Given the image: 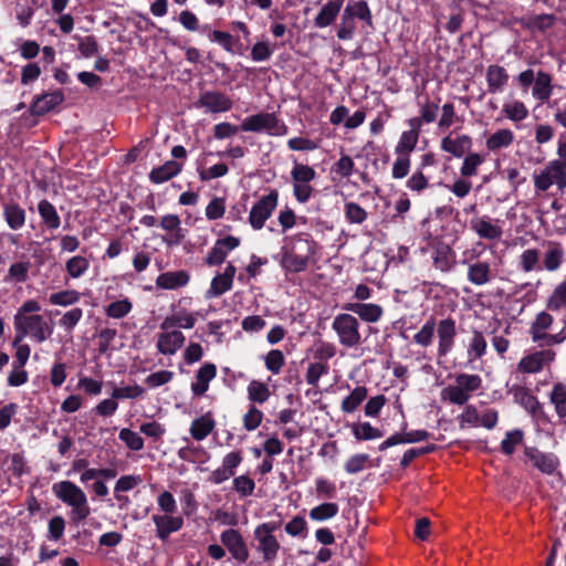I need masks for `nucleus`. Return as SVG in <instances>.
I'll use <instances>...</instances> for the list:
<instances>
[{
	"label": "nucleus",
	"mask_w": 566,
	"mask_h": 566,
	"mask_svg": "<svg viewBox=\"0 0 566 566\" xmlns=\"http://www.w3.org/2000/svg\"><path fill=\"white\" fill-rule=\"evenodd\" d=\"M81 300V293L76 290H63L52 293L49 302L54 306L67 307L76 304Z\"/></svg>",
	"instance_id": "nucleus-47"
},
{
	"label": "nucleus",
	"mask_w": 566,
	"mask_h": 566,
	"mask_svg": "<svg viewBox=\"0 0 566 566\" xmlns=\"http://www.w3.org/2000/svg\"><path fill=\"white\" fill-rule=\"evenodd\" d=\"M564 261V249L560 243L549 241L546 244V251L544 254V269L554 272L557 271Z\"/></svg>",
	"instance_id": "nucleus-36"
},
{
	"label": "nucleus",
	"mask_w": 566,
	"mask_h": 566,
	"mask_svg": "<svg viewBox=\"0 0 566 566\" xmlns=\"http://www.w3.org/2000/svg\"><path fill=\"white\" fill-rule=\"evenodd\" d=\"M181 171V165L175 160H168L164 165L154 168L149 174V179L154 184H163Z\"/></svg>",
	"instance_id": "nucleus-40"
},
{
	"label": "nucleus",
	"mask_w": 566,
	"mask_h": 566,
	"mask_svg": "<svg viewBox=\"0 0 566 566\" xmlns=\"http://www.w3.org/2000/svg\"><path fill=\"white\" fill-rule=\"evenodd\" d=\"M264 364L272 374H280L285 364L283 353L279 349H271L264 357Z\"/></svg>",
	"instance_id": "nucleus-62"
},
{
	"label": "nucleus",
	"mask_w": 566,
	"mask_h": 566,
	"mask_svg": "<svg viewBox=\"0 0 566 566\" xmlns=\"http://www.w3.org/2000/svg\"><path fill=\"white\" fill-rule=\"evenodd\" d=\"M190 275L187 271H169L159 274L156 285L164 290H176L188 284Z\"/></svg>",
	"instance_id": "nucleus-33"
},
{
	"label": "nucleus",
	"mask_w": 566,
	"mask_h": 566,
	"mask_svg": "<svg viewBox=\"0 0 566 566\" xmlns=\"http://www.w3.org/2000/svg\"><path fill=\"white\" fill-rule=\"evenodd\" d=\"M32 269V262L25 255L17 262H13L3 279L6 283L17 284L24 283L29 279V273Z\"/></svg>",
	"instance_id": "nucleus-32"
},
{
	"label": "nucleus",
	"mask_w": 566,
	"mask_h": 566,
	"mask_svg": "<svg viewBox=\"0 0 566 566\" xmlns=\"http://www.w3.org/2000/svg\"><path fill=\"white\" fill-rule=\"evenodd\" d=\"M222 545L239 563H245L249 558V548L242 534L235 528H228L220 535Z\"/></svg>",
	"instance_id": "nucleus-13"
},
{
	"label": "nucleus",
	"mask_w": 566,
	"mask_h": 566,
	"mask_svg": "<svg viewBox=\"0 0 566 566\" xmlns=\"http://www.w3.org/2000/svg\"><path fill=\"white\" fill-rule=\"evenodd\" d=\"M437 322L433 317H430L421 326V328L413 335V342L421 347H429L433 343L436 333Z\"/></svg>",
	"instance_id": "nucleus-45"
},
{
	"label": "nucleus",
	"mask_w": 566,
	"mask_h": 566,
	"mask_svg": "<svg viewBox=\"0 0 566 566\" xmlns=\"http://www.w3.org/2000/svg\"><path fill=\"white\" fill-rule=\"evenodd\" d=\"M532 340L538 343L541 346H551L562 344L566 340V318L564 319V327L557 334H547L546 331L530 329Z\"/></svg>",
	"instance_id": "nucleus-42"
},
{
	"label": "nucleus",
	"mask_w": 566,
	"mask_h": 566,
	"mask_svg": "<svg viewBox=\"0 0 566 566\" xmlns=\"http://www.w3.org/2000/svg\"><path fill=\"white\" fill-rule=\"evenodd\" d=\"M195 106L197 108H203L206 113H226L232 108V101L224 93L206 91L200 93Z\"/></svg>",
	"instance_id": "nucleus-12"
},
{
	"label": "nucleus",
	"mask_w": 566,
	"mask_h": 566,
	"mask_svg": "<svg viewBox=\"0 0 566 566\" xmlns=\"http://www.w3.org/2000/svg\"><path fill=\"white\" fill-rule=\"evenodd\" d=\"M198 313H187L179 312L171 316L166 317L161 324L160 329H174L175 327H180L185 329H190L195 326L197 322Z\"/></svg>",
	"instance_id": "nucleus-38"
},
{
	"label": "nucleus",
	"mask_w": 566,
	"mask_h": 566,
	"mask_svg": "<svg viewBox=\"0 0 566 566\" xmlns=\"http://www.w3.org/2000/svg\"><path fill=\"white\" fill-rule=\"evenodd\" d=\"M159 227L167 232L163 241L168 247L179 245L185 239V230L181 228V220L177 214L161 217Z\"/></svg>",
	"instance_id": "nucleus-20"
},
{
	"label": "nucleus",
	"mask_w": 566,
	"mask_h": 566,
	"mask_svg": "<svg viewBox=\"0 0 566 566\" xmlns=\"http://www.w3.org/2000/svg\"><path fill=\"white\" fill-rule=\"evenodd\" d=\"M214 427L213 416L208 411L191 422L189 431L196 441H202L213 431Z\"/></svg>",
	"instance_id": "nucleus-34"
},
{
	"label": "nucleus",
	"mask_w": 566,
	"mask_h": 566,
	"mask_svg": "<svg viewBox=\"0 0 566 566\" xmlns=\"http://www.w3.org/2000/svg\"><path fill=\"white\" fill-rule=\"evenodd\" d=\"M357 20L368 27H373L371 10L365 0L349 1L345 6L339 22L336 25L337 39L340 41L353 40L357 30Z\"/></svg>",
	"instance_id": "nucleus-2"
},
{
	"label": "nucleus",
	"mask_w": 566,
	"mask_h": 566,
	"mask_svg": "<svg viewBox=\"0 0 566 566\" xmlns=\"http://www.w3.org/2000/svg\"><path fill=\"white\" fill-rule=\"evenodd\" d=\"M419 136L413 132H402L397 145L395 146L396 155L409 156L416 148Z\"/></svg>",
	"instance_id": "nucleus-51"
},
{
	"label": "nucleus",
	"mask_w": 566,
	"mask_h": 566,
	"mask_svg": "<svg viewBox=\"0 0 566 566\" xmlns=\"http://www.w3.org/2000/svg\"><path fill=\"white\" fill-rule=\"evenodd\" d=\"M524 432L521 429H514L505 433L501 442V450L505 454H512L515 448L523 442Z\"/></svg>",
	"instance_id": "nucleus-59"
},
{
	"label": "nucleus",
	"mask_w": 566,
	"mask_h": 566,
	"mask_svg": "<svg viewBox=\"0 0 566 566\" xmlns=\"http://www.w3.org/2000/svg\"><path fill=\"white\" fill-rule=\"evenodd\" d=\"M316 177V171L313 167L294 163L293 168L291 170V179L292 181H302L306 184H311Z\"/></svg>",
	"instance_id": "nucleus-60"
},
{
	"label": "nucleus",
	"mask_w": 566,
	"mask_h": 566,
	"mask_svg": "<svg viewBox=\"0 0 566 566\" xmlns=\"http://www.w3.org/2000/svg\"><path fill=\"white\" fill-rule=\"evenodd\" d=\"M353 434L356 440H374L384 436L379 429L373 427L369 422L353 424Z\"/></svg>",
	"instance_id": "nucleus-57"
},
{
	"label": "nucleus",
	"mask_w": 566,
	"mask_h": 566,
	"mask_svg": "<svg viewBox=\"0 0 566 566\" xmlns=\"http://www.w3.org/2000/svg\"><path fill=\"white\" fill-rule=\"evenodd\" d=\"M546 308L552 312L566 310V280L554 287L547 298Z\"/></svg>",
	"instance_id": "nucleus-44"
},
{
	"label": "nucleus",
	"mask_w": 566,
	"mask_h": 566,
	"mask_svg": "<svg viewBox=\"0 0 566 566\" xmlns=\"http://www.w3.org/2000/svg\"><path fill=\"white\" fill-rule=\"evenodd\" d=\"M90 268V261L82 255H74L65 262V271L72 279L83 276Z\"/></svg>",
	"instance_id": "nucleus-50"
},
{
	"label": "nucleus",
	"mask_w": 566,
	"mask_h": 566,
	"mask_svg": "<svg viewBox=\"0 0 566 566\" xmlns=\"http://www.w3.org/2000/svg\"><path fill=\"white\" fill-rule=\"evenodd\" d=\"M240 245V239L233 235H228L223 239L216 241L208 255L206 256V263L208 265L221 264L229 252L237 249Z\"/></svg>",
	"instance_id": "nucleus-19"
},
{
	"label": "nucleus",
	"mask_w": 566,
	"mask_h": 566,
	"mask_svg": "<svg viewBox=\"0 0 566 566\" xmlns=\"http://www.w3.org/2000/svg\"><path fill=\"white\" fill-rule=\"evenodd\" d=\"M554 86L552 75L544 71H538L532 86V96L539 104H544L551 98Z\"/></svg>",
	"instance_id": "nucleus-28"
},
{
	"label": "nucleus",
	"mask_w": 566,
	"mask_h": 566,
	"mask_svg": "<svg viewBox=\"0 0 566 566\" xmlns=\"http://www.w3.org/2000/svg\"><path fill=\"white\" fill-rule=\"evenodd\" d=\"M343 308L356 314L367 323H377L384 314L382 307L374 303H346Z\"/></svg>",
	"instance_id": "nucleus-25"
},
{
	"label": "nucleus",
	"mask_w": 566,
	"mask_h": 566,
	"mask_svg": "<svg viewBox=\"0 0 566 566\" xmlns=\"http://www.w3.org/2000/svg\"><path fill=\"white\" fill-rule=\"evenodd\" d=\"M367 398V389L363 386L356 387L353 391L342 401V411L345 413H353L359 405Z\"/></svg>",
	"instance_id": "nucleus-48"
},
{
	"label": "nucleus",
	"mask_w": 566,
	"mask_h": 566,
	"mask_svg": "<svg viewBox=\"0 0 566 566\" xmlns=\"http://www.w3.org/2000/svg\"><path fill=\"white\" fill-rule=\"evenodd\" d=\"M525 455L531 463L544 474H553L559 467V460L554 453L542 452L536 448H525Z\"/></svg>",
	"instance_id": "nucleus-18"
},
{
	"label": "nucleus",
	"mask_w": 566,
	"mask_h": 566,
	"mask_svg": "<svg viewBox=\"0 0 566 566\" xmlns=\"http://www.w3.org/2000/svg\"><path fill=\"white\" fill-rule=\"evenodd\" d=\"M156 536L165 542L172 533L179 532L184 526V518L175 514H153Z\"/></svg>",
	"instance_id": "nucleus-17"
},
{
	"label": "nucleus",
	"mask_w": 566,
	"mask_h": 566,
	"mask_svg": "<svg viewBox=\"0 0 566 566\" xmlns=\"http://www.w3.org/2000/svg\"><path fill=\"white\" fill-rule=\"evenodd\" d=\"M39 214L43 223L51 230H56L61 224L60 216L55 207L48 200L43 199L38 205Z\"/></svg>",
	"instance_id": "nucleus-43"
},
{
	"label": "nucleus",
	"mask_w": 566,
	"mask_h": 566,
	"mask_svg": "<svg viewBox=\"0 0 566 566\" xmlns=\"http://www.w3.org/2000/svg\"><path fill=\"white\" fill-rule=\"evenodd\" d=\"M507 391L512 395L514 402L523 407L527 412L535 415L539 410L541 403L538 399L527 387L513 385Z\"/></svg>",
	"instance_id": "nucleus-26"
},
{
	"label": "nucleus",
	"mask_w": 566,
	"mask_h": 566,
	"mask_svg": "<svg viewBox=\"0 0 566 566\" xmlns=\"http://www.w3.org/2000/svg\"><path fill=\"white\" fill-rule=\"evenodd\" d=\"M329 373V366L324 361H312L308 364L305 380L308 385L313 387H317L318 380L322 376L327 375Z\"/></svg>",
	"instance_id": "nucleus-54"
},
{
	"label": "nucleus",
	"mask_w": 566,
	"mask_h": 566,
	"mask_svg": "<svg viewBox=\"0 0 566 566\" xmlns=\"http://www.w3.org/2000/svg\"><path fill=\"white\" fill-rule=\"evenodd\" d=\"M243 132L265 133L270 136H284L287 134V126L274 113H259L243 119L241 124Z\"/></svg>",
	"instance_id": "nucleus-9"
},
{
	"label": "nucleus",
	"mask_w": 566,
	"mask_h": 566,
	"mask_svg": "<svg viewBox=\"0 0 566 566\" xmlns=\"http://www.w3.org/2000/svg\"><path fill=\"white\" fill-rule=\"evenodd\" d=\"M185 336L178 329H161L157 338V349L163 355H174L184 345Z\"/></svg>",
	"instance_id": "nucleus-21"
},
{
	"label": "nucleus",
	"mask_w": 566,
	"mask_h": 566,
	"mask_svg": "<svg viewBox=\"0 0 566 566\" xmlns=\"http://www.w3.org/2000/svg\"><path fill=\"white\" fill-rule=\"evenodd\" d=\"M237 269L233 264L229 263L223 273L214 276L211 281L210 287L208 289L206 296L207 298L218 297L226 292L230 291L233 283Z\"/></svg>",
	"instance_id": "nucleus-23"
},
{
	"label": "nucleus",
	"mask_w": 566,
	"mask_h": 566,
	"mask_svg": "<svg viewBox=\"0 0 566 566\" xmlns=\"http://www.w3.org/2000/svg\"><path fill=\"white\" fill-rule=\"evenodd\" d=\"M279 526L277 522H264L253 531V537L256 541L255 548L264 562H273L277 557L281 545L273 533Z\"/></svg>",
	"instance_id": "nucleus-8"
},
{
	"label": "nucleus",
	"mask_w": 566,
	"mask_h": 566,
	"mask_svg": "<svg viewBox=\"0 0 566 566\" xmlns=\"http://www.w3.org/2000/svg\"><path fill=\"white\" fill-rule=\"evenodd\" d=\"M318 244L308 233L285 237L281 248V265L292 273H300L316 262Z\"/></svg>",
	"instance_id": "nucleus-1"
},
{
	"label": "nucleus",
	"mask_w": 566,
	"mask_h": 566,
	"mask_svg": "<svg viewBox=\"0 0 566 566\" xmlns=\"http://www.w3.org/2000/svg\"><path fill=\"white\" fill-rule=\"evenodd\" d=\"M83 317V310L80 307L71 308L65 312L59 321L62 328L72 332Z\"/></svg>",
	"instance_id": "nucleus-64"
},
{
	"label": "nucleus",
	"mask_w": 566,
	"mask_h": 566,
	"mask_svg": "<svg viewBox=\"0 0 566 566\" xmlns=\"http://www.w3.org/2000/svg\"><path fill=\"white\" fill-rule=\"evenodd\" d=\"M472 139L468 135H459L457 137L446 136L441 139L440 147L443 151L451 154L453 157L461 158L470 150Z\"/></svg>",
	"instance_id": "nucleus-29"
},
{
	"label": "nucleus",
	"mask_w": 566,
	"mask_h": 566,
	"mask_svg": "<svg viewBox=\"0 0 566 566\" xmlns=\"http://www.w3.org/2000/svg\"><path fill=\"white\" fill-rule=\"evenodd\" d=\"M555 17L552 14H537L527 19L525 28L532 32H545L554 25Z\"/></svg>",
	"instance_id": "nucleus-53"
},
{
	"label": "nucleus",
	"mask_w": 566,
	"mask_h": 566,
	"mask_svg": "<svg viewBox=\"0 0 566 566\" xmlns=\"http://www.w3.org/2000/svg\"><path fill=\"white\" fill-rule=\"evenodd\" d=\"M117 336L115 328H103L97 333L98 339V353L102 355L107 354L111 349H114L112 344Z\"/></svg>",
	"instance_id": "nucleus-63"
},
{
	"label": "nucleus",
	"mask_w": 566,
	"mask_h": 566,
	"mask_svg": "<svg viewBox=\"0 0 566 566\" xmlns=\"http://www.w3.org/2000/svg\"><path fill=\"white\" fill-rule=\"evenodd\" d=\"M345 0H327L313 19L314 27L325 29L335 23Z\"/></svg>",
	"instance_id": "nucleus-22"
},
{
	"label": "nucleus",
	"mask_w": 566,
	"mask_h": 566,
	"mask_svg": "<svg viewBox=\"0 0 566 566\" xmlns=\"http://www.w3.org/2000/svg\"><path fill=\"white\" fill-rule=\"evenodd\" d=\"M339 507L336 503L324 502L311 509L308 515L312 521L324 522L335 517L338 514Z\"/></svg>",
	"instance_id": "nucleus-46"
},
{
	"label": "nucleus",
	"mask_w": 566,
	"mask_h": 566,
	"mask_svg": "<svg viewBox=\"0 0 566 566\" xmlns=\"http://www.w3.org/2000/svg\"><path fill=\"white\" fill-rule=\"evenodd\" d=\"M436 332L438 335L437 355L438 357H444L454 346L457 336L455 321L451 317L441 319L437 323Z\"/></svg>",
	"instance_id": "nucleus-15"
},
{
	"label": "nucleus",
	"mask_w": 566,
	"mask_h": 566,
	"mask_svg": "<svg viewBox=\"0 0 566 566\" xmlns=\"http://www.w3.org/2000/svg\"><path fill=\"white\" fill-rule=\"evenodd\" d=\"M470 227L479 238L489 241H499L503 235L501 221L489 216L473 218L470 221Z\"/></svg>",
	"instance_id": "nucleus-16"
},
{
	"label": "nucleus",
	"mask_w": 566,
	"mask_h": 566,
	"mask_svg": "<svg viewBox=\"0 0 566 566\" xmlns=\"http://www.w3.org/2000/svg\"><path fill=\"white\" fill-rule=\"evenodd\" d=\"M248 397L256 403H264L270 397V389L264 382L252 380L248 386Z\"/></svg>",
	"instance_id": "nucleus-58"
},
{
	"label": "nucleus",
	"mask_w": 566,
	"mask_h": 566,
	"mask_svg": "<svg viewBox=\"0 0 566 566\" xmlns=\"http://www.w3.org/2000/svg\"><path fill=\"white\" fill-rule=\"evenodd\" d=\"M521 270L523 272H532L535 270H541L539 266V251L536 249H526L520 255Z\"/></svg>",
	"instance_id": "nucleus-55"
},
{
	"label": "nucleus",
	"mask_w": 566,
	"mask_h": 566,
	"mask_svg": "<svg viewBox=\"0 0 566 566\" xmlns=\"http://www.w3.org/2000/svg\"><path fill=\"white\" fill-rule=\"evenodd\" d=\"M118 438L132 451H140L144 449L145 442L139 432L123 428L118 433Z\"/></svg>",
	"instance_id": "nucleus-56"
},
{
	"label": "nucleus",
	"mask_w": 566,
	"mask_h": 566,
	"mask_svg": "<svg viewBox=\"0 0 566 566\" xmlns=\"http://www.w3.org/2000/svg\"><path fill=\"white\" fill-rule=\"evenodd\" d=\"M14 328L13 346H17L27 336L36 343H43L53 333V326L40 314H32L30 316L14 315Z\"/></svg>",
	"instance_id": "nucleus-4"
},
{
	"label": "nucleus",
	"mask_w": 566,
	"mask_h": 566,
	"mask_svg": "<svg viewBox=\"0 0 566 566\" xmlns=\"http://www.w3.org/2000/svg\"><path fill=\"white\" fill-rule=\"evenodd\" d=\"M488 343L482 332L474 329L469 340L467 355L469 361L482 358L486 354Z\"/></svg>",
	"instance_id": "nucleus-41"
},
{
	"label": "nucleus",
	"mask_w": 566,
	"mask_h": 566,
	"mask_svg": "<svg viewBox=\"0 0 566 566\" xmlns=\"http://www.w3.org/2000/svg\"><path fill=\"white\" fill-rule=\"evenodd\" d=\"M279 201V193L276 190H271L270 193L262 196L251 208L249 213V223L254 230H261L266 220L272 216Z\"/></svg>",
	"instance_id": "nucleus-11"
},
{
	"label": "nucleus",
	"mask_w": 566,
	"mask_h": 566,
	"mask_svg": "<svg viewBox=\"0 0 566 566\" xmlns=\"http://www.w3.org/2000/svg\"><path fill=\"white\" fill-rule=\"evenodd\" d=\"M514 133L509 128H500L492 133L485 140V147L491 153L509 148L514 143Z\"/></svg>",
	"instance_id": "nucleus-35"
},
{
	"label": "nucleus",
	"mask_w": 566,
	"mask_h": 566,
	"mask_svg": "<svg viewBox=\"0 0 566 566\" xmlns=\"http://www.w3.org/2000/svg\"><path fill=\"white\" fill-rule=\"evenodd\" d=\"M549 401L554 406L559 422L566 424V385L555 384L549 394Z\"/></svg>",
	"instance_id": "nucleus-37"
},
{
	"label": "nucleus",
	"mask_w": 566,
	"mask_h": 566,
	"mask_svg": "<svg viewBox=\"0 0 566 566\" xmlns=\"http://www.w3.org/2000/svg\"><path fill=\"white\" fill-rule=\"evenodd\" d=\"M502 111L506 118L512 122H522L528 116V109L521 101H513L503 104Z\"/></svg>",
	"instance_id": "nucleus-52"
},
{
	"label": "nucleus",
	"mask_w": 566,
	"mask_h": 566,
	"mask_svg": "<svg viewBox=\"0 0 566 566\" xmlns=\"http://www.w3.org/2000/svg\"><path fill=\"white\" fill-rule=\"evenodd\" d=\"M482 387V378L476 374L462 373L455 376L454 385H449L441 391L442 400L454 405H465L472 394Z\"/></svg>",
	"instance_id": "nucleus-6"
},
{
	"label": "nucleus",
	"mask_w": 566,
	"mask_h": 566,
	"mask_svg": "<svg viewBox=\"0 0 566 566\" xmlns=\"http://www.w3.org/2000/svg\"><path fill=\"white\" fill-rule=\"evenodd\" d=\"M217 376L214 364L206 363L196 373V380L191 384V391L195 396H202L209 389L210 381Z\"/></svg>",
	"instance_id": "nucleus-30"
},
{
	"label": "nucleus",
	"mask_w": 566,
	"mask_h": 566,
	"mask_svg": "<svg viewBox=\"0 0 566 566\" xmlns=\"http://www.w3.org/2000/svg\"><path fill=\"white\" fill-rule=\"evenodd\" d=\"M431 259L433 266L444 273L451 271L454 264L453 251L443 242L434 244Z\"/></svg>",
	"instance_id": "nucleus-31"
},
{
	"label": "nucleus",
	"mask_w": 566,
	"mask_h": 566,
	"mask_svg": "<svg viewBox=\"0 0 566 566\" xmlns=\"http://www.w3.org/2000/svg\"><path fill=\"white\" fill-rule=\"evenodd\" d=\"M480 255L481 252L473 248L464 251L461 260V264L468 265V281L476 286L490 283L494 276L491 264L486 261H479Z\"/></svg>",
	"instance_id": "nucleus-10"
},
{
	"label": "nucleus",
	"mask_w": 566,
	"mask_h": 566,
	"mask_svg": "<svg viewBox=\"0 0 566 566\" xmlns=\"http://www.w3.org/2000/svg\"><path fill=\"white\" fill-rule=\"evenodd\" d=\"M63 101L64 94L60 90L45 93L33 101L31 104V113L36 116L44 115L62 104Z\"/></svg>",
	"instance_id": "nucleus-27"
},
{
	"label": "nucleus",
	"mask_w": 566,
	"mask_h": 566,
	"mask_svg": "<svg viewBox=\"0 0 566 566\" xmlns=\"http://www.w3.org/2000/svg\"><path fill=\"white\" fill-rule=\"evenodd\" d=\"M556 353L552 349H542L525 355L517 364V370L524 374L539 373L545 366L555 360Z\"/></svg>",
	"instance_id": "nucleus-14"
},
{
	"label": "nucleus",
	"mask_w": 566,
	"mask_h": 566,
	"mask_svg": "<svg viewBox=\"0 0 566 566\" xmlns=\"http://www.w3.org/2000/svg\"><path fill=\"white\" fill-rule=\"evenodd\" d=\"M485 161V157L479 153L468 154L460 167L461 177L470 178L478 174V168Z\"/></svg>",
	"instance_id": "nucleus-49"
},
{
	"label": "nucleus",
	"mask_w": 566,
	"mask_h": 566,
	"mask_svg": "<svg viewBox=\"0 0 566 566\" xmlns=\"http://www.w3.org/2000/svg\"><path fill=\"white\" fill-rule=\"evenodd\" d=\"M534 190L536 193L548 191L556 187L564 193L566 190V160H549L542 169L533 174Z\"/></svg>",
	"instance_id": "nucleus-5"
},
{
	"label": "nucleus",
	"mask_w": 566,
	"mask_h": 566,
	"mask_svg": "<svg viewBox=\"0 0 566 566\" xmlns=\"http://www.w3.org/2000/svg\"><path fill=\"white\" fill-rule=\"evenodd\" d=\"M507 71L497 64H492L486 67L485 80L488 85V92L491 94L503 93L509 84Z\"/></svg>",
	"instance_id": "nucleus-24"
},
{
	"label": "nucleus",
	"mask_w": 566,
	"mask_h": 566,
	"mask_svg": "<svg viewBox=\"0 0 566 566\" xmlns=\"http://www.w3.org/2000/svg\"><path fill=\"white\" fill-rule=\"evenodd\" d=\"M3 218L11 230H19L25 223V211L15 202H9L3 207Z\"/></svg>",
	"instance_id": "nucleus-39"
},
{
	"label": "nucleus",
	"mask_w": 566,
	"mask_h": 566,
	"mask_svg": "<svg viewBox=\"0 0 566 566\" xmlns=\"http://www.w3.org/2000/svg\"><path fill=\"white\" fill-rule=\"evenodd\" d=\"M132 302L127 298L112 302L105 308V313L112 318H123L132 311Z\"/></svg>",
	"instance_id": "nucleus-61"
},
{
	"label": "nucleus",
	"mask_w": 566,
	"mask_h": 566,
	"mask_svg": "<svg viewBox=\"0 0 566 566\" xmlns=\"http://www.w3.org/2000/svg\"><path fill=\"white\" fill-rule=\"evenodd\" d=\"M53 494L71 507V520L81 522L91 514L85 492L71 481H60L52 486Z\"/></svg>",
	"instance_id": "nucleus-3"
},
{
	"label": "nucleus",
	"mask_w": 566,
	"mask_h": 566,
	"mask_svg": "<svg viewBox=\"0 0 566 566\" xmlns=\"http://www.w3.org/2000/svg\"><path fill=\"white\" fill-rule=\"evenodd\" d=\"M358 318L348 313L337 314L332 323V329L337 335L338 343L346 348L358 347L363 343Z\"/></svg>",
	"instance_id": "nucleus-7"
}]
</instances>
